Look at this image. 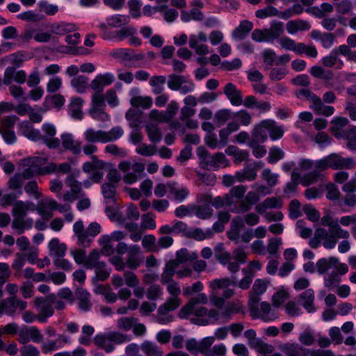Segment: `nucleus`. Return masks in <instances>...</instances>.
<instances>
[{
  "label": "nucleus",
  "instance_id": "obj_1",
  "mask_svg": "<svg viewBox=\"0 0 356 356\" xmlns=\"http://www.w3.org/2000/svg\"><path fill=\"white\" fill-rule=\"evenodd\" d=\"M321 223L322 225L327 227L329 230L321 227H316L314 236L309 240V244L312 248H317L322 244L326 249H332L336 246L338 239H348L350 237V233L343 229L341 225L348 227L352 224H355L356 213L343 216L338 219L327 213L321 218Z\"/></svg>",
  "mask_w": 356,
  "mask_h": 356
},
{
  "label": "nucleus",
  "instance_id": "obj_2",
  "mask_svg": "<svg viewBox=\"0 0 356 356\" xmlns=\"http://www.w3.org/2000/svg\"><path fill=\"white\" fill-rule=\"evenodd\" d=\"M210 288V300L212 305L217 308H221L225 300L231 298L234 292L233 289H227L229 286L235 285V283L229 277L214 279L209 283Z\"/></svg>",
  "mask_w": 356,
  "mask_h": 356
},
{
  "label": "nucleus",
  "instance_id": "obj_3",
  "mask_svg": "<svg viewBox=\"0 0 356 356\" xmlns=\"http://www.w3.org/2000/svg\"><path fill=\"white\" fill-rule=\"evenodd\" d=\"M197 155L200 160V165L204 169L217 170L229 165V160L222 152L210 154L209 151L203 146L197 149Z\"/></svg>",
  "mask_w": 356,
  "mask_h": 356
},
{
  "label": "nucleus",
  "instance_id": "obj_4",
  "mask_svg": "<svg viewBox=\"0 0 356 356\" xmlns=\"http://www.w3.org/2000/svg\"><path fill=\"white\" fill-rule=\"evenodd\" d=\"M320 170L324 171L328 168L333 170L352 169L356 161L352 157H343L338 153H332L323 157L318 162Z\"/></svg>",
  "mask_w": 356,
  "mask_h": 356
},
{
  "label": "nucleus",
  "instance_id": "obj_5",
  "mask_svg": "<svg viewBox=\"0 0 356 356\" xmlns=\"http://www.w3.org/2000/svg\"><path fill=\"white\" fill-rule=\"evenodd\" d=\"M298 97H304L309 102V107L318 115L331 116L335 109L332 106L325 105L322 99L307 88L300 89L297 92Z\"/></svg>",
  "mask_w": 356,
  "mask_h": 356
},
{
  "label": "nucleus",
  "instance_id": "obj_6",
  "mask_svg": "<svg viewBox=\"0 0 356 356\" xmlns=\"http://www.w3.org/2000/svg\"><path fill=\"white\" fill-rule=\"evenodd\" d=\"M118 168L122 173L124 182L127 184H133L141 177L145 170V165L138 161L131 163L129 161H123L119 163Z\"/></svg>",
  "mask_w": 356,
  "mask_h": 356
},
{
  "label": "nucleus",
  "instance_id": "obj_7",
  "mask_svg": "<svg viewBox=\"0 0 356 356\" xmlns=\"http://www.w3.org/2000/svg\"><path fill=\"white\" fill-rule=\"evenodd\" d=\"M22 165L26 167L24 169L26 177L50 174V163H47V159L43 157L27 158L22 161Z\"/></svg>",
  "mask_w": 356,
  "mask_h": 356
},
{
  "label": "nucleus",
  "instance_id": "obj_8",
  "mask_svg": "<svg viewBox=\"0 0 356 356\" xmlns=\"http://www.w3.org/2000/svg\"><path fill=\"white\" fill-rule=\"evenodd\" d=\"M318 160L312 161L307 159H302L298 162L299 168L301 170H311L310 172L304 175L301 179V184L307 186L315 182H316L322 176L320 170L319 165L318 163Z\"/></svg>",
  "mask_w": 356,
  "mask_h": 356
},
{
  "label": "nucleus",
  "instance_id": "obj_9",
  "mask_svg": "<svg viewBox=\"0 0 356 356\" xmlns=\"http://www.w3.org/2000/svg\"><path fill=\"white\" fill-rule=\"evenodd\" d=\"M251 315L266 322H271L278 318L277 307H273L267 302L248 303Z\"/></svg>",
  "mask_w": 356,
  "mask_h": 356
},
{
  "label": "nucleus",
  "instance_id": "obj_10",
  "mask_svg": "<svg viewBox=\"0 0 356 356\" xmlns=\"http://www.w3.org/2000/svg\"><path fill=\"white\" fill-rule=\"evenodd\" d=\"M27 305L26 301L18 299L16 296H10L0 300V317L3 315L15 317L25 310Z\"/></svg>",
  "mask_w": 356,
  "mask_h": 356
},
{
  "label": "nucleus",
  "instance_id": "obj_11",
  "mask_svg": "<svg viewBox=\"0 0 356 356\" xmlns=\"http://www.w3.org/2000/svg\"><path fill=\"white\" fill-rule=\"evenodd\" d=\"M104 99L102 94L94 92L91 98V104L89 109V115L97 121L106 122L110 120V116L105 111Z\"/></svg>",
  "mask_w": 356,
  "mask_h": 356
},
{
  "label": "nucleus",
  "instance_id": "obj_12",
  "mask_svg": "<svg viewBox=\"0 0 356 356\" xmlns=\"http://www.w3.org/2000/svg\"><path fill=\"white\" fill-rule=\"evenodd\" d=\"M54 300L55 296L54 294L47 298H36L34 300L35 307L38 312V320L39 322L45 323L47 318L54 314L52 303Z\"/></svg>",
  "mask_w": 356,
  "mask_h": 356
},
{
  "label": "nucleus",
  "instance_id": "obj_13",
  "mask_svg": "<svg viewBox=\"0 0 356 356\" xmlns=\"http://www.w3.org/2000/svg\"><path fill=\"white\" fill-rule=\"evenodd\" d=\"M42 134L40 140H42L49 148L56 149L59 147L60 142L58 138L55 137L56 128L52 123L47 122L42 126Z\"/></svg>",
  "mask_w": 356,
  "mask_h": 356
},
{
  "label": "nucleus",
  "instance_id": "obj_14",
  "mask_svg": "<svg viewBox=\"0 0 356 356\" xmlns=\"http://www.w3.org/2000/svg\"><path fill=\"white\" fill-rule=\"evenodd\" d=\"M186 250H181L177 254V259L175 260H170L168 261L161 275V283L165 284L173 280V277L176 274V270L179 268V265L184 261V259H181V254L184 253Z\"/></svg>",
  "mask_w": 356,
  "mask_h": 356
},
{
  "label": "nucleus",
  "instance_id": "obj_15",
  "mask_svg": "<svg viewBox=\"0 0 356 356\" xmlns=\"http://www.w3.org/2000/svg\"><path fill=\"white\" fill-rule=\"evenodd\" d=\"M215 337H207L197 341L194 339L188 340L186 343V348L193 355L205 353L210 346L214 343Z\"/></svg>",
  "mask_w": 356,
  "mask_h": 356
},
{
  "label": "nucleus",
  "instance_id": "obj_16",
  "mask_svg": "<svg viewBox=\"0 0 356 356\" xmlns=\"http://www.w3.org/2000/svg\"><path fill=\"white\" fill-rule=\"evenodd\" d=\"M245 337L248 340L250 347L255 349L261 354L271 353L273 352V346L268 343H264L261 339L256 337V332L254 330L250 329L244 332Z\"/></svg>",
  "mask_w": 356,
  "mask_h": 356
},
{
  "label": "nucleus",
  "instance_id": "obj_17",
  "mask_svg": "<svg viewBox=\"0 0 356 356\" xmlns=\"http://www.w3.org/2000/svg\"><path fill=\"white\" fill-rule=\"evenodd\" d=\"M115 75L111 72L98 74L90 82V86L95 92L102 94L104 88L111 85L115 81Z\"/></svg>",
  "mask_w": 356,
  "mask_h": 356
},
{
  "label": "nucleus",
  "instance_id": "obj_18",
  "mask_svg": "<svg viewBox=\"0 0 356 356\" xmlns=\"http://www.w3.org/2000/svg\"><path fill=\"white\" fill-rule=\"evenodd\" d=\"M179 307L172 305L170 302L165 301L158 309L156 315V321L161 325H167L174 321V316L170 312L175 311Z\"/></svg>",
  "mask_w": 356,
  "mask_h": 356
},
{
  "label": "nucleus",
  "instance_id": "obj_19",
  "mask_svg": "<svg viewBox=\"0 0 356 356\" xmlns=\"http://www.w3.org/2000/svg\"><path fill=\"white\" fill-rule=\"evenodd\" d=\"M143 261L140 248L138 245H131L126 257V266L131 270L138 268Z\"/></svg>",
  "mask_w": 356,
  "mask_h": 356
},
{
  "label": "nucleus",
  "instance_id": "obj_20",
  "mask_svg": "<svg viewBox=\"0 0 356 356\" xmlns=\"http://www.w3.org/2000/svg\"><path fill=\"white\" fill-rule=\"evenodd\" d=\"M26 79V74L24 70H17L13 67H8L4 72L3 82L5 85H13L15 82L22 84Z\"/></svg>",
  "mask_w": 356,
  "mask_h": 356
},
{
  "label": "nucleus",
  "instance_id": "obj_21",
  "mask_svg": "<svg viewBox=\"0 0 356 356\" xmlns=\"http://www.w3.org/2000/svg\"><path fill=\"white\" fill-rule=\"evenodd\" d=\"M191 315L204 318L207 323H213L220 320V312L218 310L214 309H208L202 306H195L190 312Z\"/></svg>",
  "mask_w": 356,
  "mask_h": 356
},
{
  "label": "nucleus",
  "instance_id": "obj_22",
  "mask_svg": "<svg viewBox=\"0 0 356 356\" xmlns=\"http://www.w3.org/2000/svg\"><path fill=\"white\" fill-rule=\"evenodd\" d=\"M47 27L51 35H64L77 31V26L74 23L64 21L55 22L49 24Z\"/></svg>",
  "mask_w": 356,
  "mask_h": 356
},
{
  "label": "nucleus",
  "instance_id": "obj_23",
  "mask_svg": "<svg viewBox=\"0 0 356 356\" xmlns=\"http://www.w3.org/2000/svg\"><path fill=\"white\" fill-rule=\"evenodd\" d=\"M60 142L65 149L70 151L74 155L79 154L81 152V142L76 140L72 134H61Z\"/></svg>",
  "mask_w": 356,
  "mask_h": 356
},
{
  "label": "nucleus",
  "instance_id": "obj_24",
  "mask_svg": "<svg viewBox=\"0 0 356 356\" xmlns=\"http://www.w3.org/2000/svg\"><path fill=\"white\" fill-rule=\"evenodd\" d=\"M219 309L221 310L220 312V318H222L225 320H229L232 315L242 312L243 306L240 300H234L226 303L225 302L224 305Z\"/></svg>",
  "mask_w": 356,
  "mask_h": 356
},
{
  "label": "nucleus",
  "instance_id": "obj_25",
  "mask_svg": "<svg viewBox=\"0 0 356 356\" xmlns=\"http://www.w3.org/2000/svg\"><path fill=\"white\" fill-rule=\"evenodd\" d=\"M70 342V339L67 336L60 334L55 340H49L43 343L41 346V350L44 353H49L63 348L65 344Z\"/></svg>",
  "mask_w": 356,
  "mask_h": 356
},
{
  "label": "nucleus",
  "instance_id": "obj_26",
  "mask_svg": "<svg viewBox=\"0 0 356 356\" xmlns=\"http://www.w3.org/2000/svg\"><path fill=\"white\" fill-rule=\"evenodd\" d=\"M105 211L111 220L117 222L118 224L122 225L128 231L132 232L138 229V225L137 223L127 222V220L118 211H114L107 207Z\"/></svg>",
  "mask_w": 356,
  "mask_h": 356
},
{
  "label": "nucleus",
  "instance_id": "obj_27",
  "mask_svg": "<svg viewBox=\"0 0 356 356\" xmlns=\"http://www.w3.org/2000/svg\"><path fill=\"white\" fill-rule=\"evenodd\" d=\"M208 301L207 296L204 293H198L197 296L192 299L184 306L179 311L178 316L180 318H186L190 316V312L193 310L197 304H206Z\"/></svg>",
  "mask_w": 356,
  "mask_h": 356
},
{
  "label": "nucleus",
  "instance_id": "obj_28",
  "mask_svg": "<svg viewBox=\"0 0 356 356\" xmlns=\"http://www.w3.org/2000/svg\"><path fill=\"white\" fill-rule=\"evenodd\" d=\"M165 285L166 286V291L170 296L165 301L170 302L172 305L179 307L182 303L179 298L181 293L179 283L175 281L165 284Z\"/></svg>",
  "mask_w": 356,
  "mask_h": 356
},
{
  "label": "nucleus",
  "instance_id": "obj_29",
  "mask_svg": "<svg viewBox=\"0 0 356 356\" xmlns=\"http://www.w3.org/2000/svg\"><path fill=\"white\" fill-rule=\"evenodd\" d=\"M187 231L186 223L175 220L171 224H166L159 228V232L162 234H181L185 236Z\"/></svg>",
  "mask_w": 356,
  "mask_h": 356
},
{
  "label": "nucleus",
  "instance_id": "obj_30",
  "mask_svg": "<svg viewBox=\"0 0 356 356\" xmlns=\"http://www.w3.org/2000/svg\"><path fill=\"white\" fill-rule=\"evenodd\" d=\"M349 120L345 117L335 116L331 120L330 131L337 139H341L346 131L343 128L348 125Z\"/></svg>",
  "mask_w": 356,
  "mask_h": 356
},
{
  "label": "nucleus",
  "instance_id": "obj_31",
  "mask_svg": "<svg viewBox=\"0 0 356 356\" xmlns=\"http://www.w3.org/2000/svg\"><path fill=\"white\" fill-rule=\"evenodd\" d=\"M283 23L279 21H273L270 27L265 29V37L266 43H272L284 33Z\"/></svg>",
  "mask_w": 356,
  "mask_h": 356
},
{
  "label": "nucleus",
  "instance_id": "obj_32",
  "mask_svg": "<svg viewBox=\"0 0 356 356\" xmlns=\"http://www.w3.org/2000/svg\"><path fill=\"white\" fill-rule=\"evenodd\" d=\"M262 127H265L272 140H279L284 135V127L278 125L273 120H263Z\"/></svg>",
  "mask_w": 356,
  "mask_h": 356
},
{
  "label": "nucleus",
  "instance_id": "obj_33",
  "mask_svg": "<svg viewBox=\"0 0 356 356\" xmlns=\"http://www.w3.org/2000/svg\"><path fill=\"white\" fill-rule=\"evenodd\" d=\"M268 287V282L262 279H257L250 293L248 303L259 302L260 296L264 293Z\"/></svg>",
  "mask_w": 356,
  "mask_h": 356
},
{
  "label": "nucleus",
  "instance_id": "obj_34",
  "mask_svg": "<svg viewBox=\"0 0 356 356\" xmlns=\"http://www.w3.org/2000/svg\"><path fill=\"white\" fill-rule=\"evenodd\" d=\"M353 6L350 0H341L336 4V10L337 13V20L343 24L347 25V19L343 17L345 15H351L353 13Z\"/></svg>",
  "mask_w": 356,
  "mask_h": 356
},
{
  "label": "nucleus",
  "instance_id": "obj_35",
  "mask_svg": "<svg viewBox=\"0 0 356 356\" xmlns=\"http://www.w3.org/2000/svg\"><path fill=\"white\" fill-rule=\"evenodd\" d=\"M19 133L34 142L39 141L41 138L40 131L34 129L33 125L27 121L19 124Z\"/></svg>",
  "mask_w": 356,
  "mask_h": 356
},
{
  "label": "nucleus",
  "instance_id": "obj_36",
  "mask_svg": "<svg viewBox=\"0 0 356 356\" xmlns=\"http://www.w3.org/2000/svg\"><path fill=\"white\" fill-rule=\"evenodd\" d=\"M224 93L233 106H239L242 105L241 92L233 83H229L225 86Z\"/></svg>",
  "mask_w": 356,
  "mask_h": 356
},
{
  "label": "nucleus",
  "instance_id": "obj_37",
  "mask_svg": "<svg viewBox=\"0 0 356 356\" xmlns=\"http://www.w3.org/2000/svg\"><path fill=\"white\" fill-rule=\"evenodd\" d=\"M169 193L173 195L174 200L178 202H184L189 195L188 188L184 186H179L177 183H168Z\"/></svg>",
  "mask_w": 356,
  "mask_h": 356
},
{
  "label": "nucleus",
  "instance_id": "obj_38",
  "mask_svg": "<svg viewBox=\"0 0 356 356\" xmlns=\"http://www.w3.org/2000/svg\"><path fill=\"white\" fill-rule=\"evenodd\" d=\"M49 255L53 258V261L57 258L64 257L67 250V245L60 243L57 238H52L48 243Z\"/></svg>",
  "mask_w": 356,
  "mask_h": 356
},
{
  "label": "nucleus",
  "instance_id": "obj_39",
  "mask_svg": "<svg viewBox=\"0 0 356 356\" xmlns=\"http://www.w3.org/2000/svg\"><path fill=\"white\" fill-rule=\"evenodd\" d=\"M283 205L280 197H270L266 198L262 202L257 204L255 210L258 213L263 214L268 209H280Z\"/></svg>",
  "mask_w": 356,
  "mask_h": 356
},
{
  "label": "nucleus",
  "instance_id": "obj_40",
  "mask_svg": "<svg viewBox=\"0 0 356 356\" xmlns=\"http://www.w3.org/2000/svg\"><path fill=\"white\" fill-rule=\"evenodd\" d=\"M84 101L81 97H72L69 104V114L74 120H82L83 118V113L82 111V106Z\"/></svg>",
  "mask_w": 356,
  "mask_h": 356
},
{
  "label": "nucleus",
  "instance_id": "obj_41",
  "mask_svg": "<svg viewBox=\"0 0 356 356\" xmlns=\"http://www.w3.org/2000/svg\"><path fill=\"white\" fill-rule=\"evenodd\" d=\"M259 200V196L254 190L249 191L245 197V200L241 202L239 207L233 209L232 211L236 213L248 211L252 208V206L257 203Z\"/></svg>",
  "mask_w": 356,
  "mask_h": 356
},
{
  "label": "nucleus",
  "instance_id": "obj_42",
  "mask_svg": "<svg viewBox=\"0 0 356 356\" xmlns=\"http://www.w3.org/2000/svg\"><path fill=\"white\" fill-rule=\"evenodd\" d=\"M31 177H26L25 170L22 173H16L12 176L8 182L10 189L15 191L17 196L22 194V186L25 179H29Z\"/></svg>",
  "mask_w": 356,
  "mask_h": 356
},
{
  "label": "nucleus",
  "instance_id": "obj_43",
  "mask_svg": "<svg viewBox=\"0 0 356 356\" xmlns=\"http://www.w3.org/2000/svg\"><path fill=\"white\" fill-rule=\"evenodd\" d=\"M253 23L248 20H243L240 22L232 32V38L237 40L244 39L248 34L252 30Z\"/></svg>",
  "mask_w": 356,
  "mask_h": 356
},
{
  "label": "nucleus",
  "instance_id": "obj_44",
  "mask_svg": "<svg viewBox=\"0 0 356 356\" xmlns=\"http://www.w3.org/2000/svg\"><path fill=\"white\" fill-rule=\"evenodd\" d=\"M36 210V205L29 201H17L13 205V215H20L24 216L29 212Z\"/></svg>",
  "mask_w": 356,
  "mask_h": 356
},
{
  "label": "nucleus",
  "instance_id": "obj_45",
  "mask_svg": "<svg viewBox=\"0 0 356 356\" xmlns=\"http://www.w3.org/2000/svg\"><path fill=\"white\" fill-rule=\"evenodd\" d=\"M337 264V258L330 257L321 258L316 261V268L317 272L321 274H325L329 270H333V268Z\"/></svg>",
  "mask_w": 356,
  "mask_h": 356
},
{
  "label": "nucleus",
  "instance_id": "obj_46",
  "mask_svg": "<svg viewBox=\"0 0 356 356\" xmlns=\"http://www.w3.org/2000/svg\"><path fill=\"white\" fill-rule=\"evenodd\" d=\"M75 295L78 300L79 309L84 312L88 311L92 306L90 300V293L82 288H78L76 290Z\"/></svg>",
  "mask_w": 356,
  "mask_h": 356
},
{
  "label": "nucleus",
  "instance_id": "obj_47",
  "mask_svg": "<svg viewBox=\"0 0 356 356\" xmlns=\"http://www.w3.org/2000/svg\"><path fill=\"white\" fill-rule=\"evenodd\" d=\"M314 300V291L312 289H307L300 296V301L302 305L309 313H313L316 311Z\"/></svg>",
  "mask_w": 356,
  "mask_h": 356
},
{
  "label": "nucleus",
  "instance_id": "obj_48",
  "mask_svg": "<svg viewBox=\"0 0 356 356\" xmlns=\"http://www.w3.org/2000/svg\"><path fill=\"white\" fill-rule=\"evenodd\" d=\"M239 129V124L236 122H229L226 127L219 131L220 147H225L229 142V136Z\"/></svg>",
  "mask_w": 356,
  "mask_h": 356
},
{
  "label": "nucleus",
  "instance_id": "obj_49",
  "mask_svg": "<svg viewBox=\"0 0 356 356\" xmlns=\"http://www.w3.org/2000/svg\"><path fill=\"white\" fill-rule=\"evenodd\" d=\"M286 29L291 35H295L298 31H307L311 29L310 24L304 20H290L286 23Z\"/></svg>",
  "mask_w": 356,
  "mask_h": 356
},
{
  "label": "nucleus",
  "instance_id": "obj_50",
  "mask_svg": "<svg viewBox=\"0 0 356 356\" xmlns=\"http://www.w3.org/2000/svg\"><path fill=\"white\" fill-rule=\"evenodd\" d=\"M225 154L232 156L235 163H241L248 159L249 153L247 150L240 149L236 146L229 145L225 149Z\"/></svg>",
  "mask_w": 356,
  "mask_h": 356
},
{
  "label": "nucleus",
  "instance_id": "obj_51",
  "mask_svg": "<svg viewBox=\"0 0 356 356\" xmlns=\"http://www.w3.org/2000/svg\"><path fill=\"white\" fill-rule=\"evenodd\" d=\"M243 225L239 217L236 218L232 220L230 230L227 232V237L235 243L240 242V230Z\"/></svg>",
  "mask_w": 356,
  "mask_h": 356
},
{
  "label": "nucleus",
  "instance_id": "obj_52",
  "mask_svg": "<svg viewBox=\"0 0 356 356\" xmlns=\"http://www.w3.org/2000/svg\"><path fill=\"white\" fill-rule=\"evenodd\" d=\"M114 241L108 236V234H104L100 236L98 240V243L101 247V253L106 256H111L114 253V245L113 244Z\"/></svg>",
  "mask_w": 356,
  "mask_h": 356
},
{
  "label": "nucleus",
  "instance_id": "obj_53",
  "mask_svg": "<svg viewBox=\"0 0 356 356\" xmlns=\"http://www.w3.org/2000/svg\"><path fill=\"white\" fill-rule=\"evenodd\" d=\"M235 177L238 182L253 181L257 177V170L250 166H245L243 169L236 172Z\"/></svg>",
  "mask_w": 356,
  "mask_h": 356
},
{
  "label": "nucleus",
  "instance_id": "obj_54",
  "mask_svg": "<svg viewBox=\"0 0 356 356\" xmlns=\"http://www.w3.org/2000/svg\"><path fill=\"white\" fill-rule=\"evenodd\" d=\"M104 131L95 130L92 128H88L83 133L85 140L89 143H105Z\"/></svg>",
  "mask_w": 356,
  "mask_h": 356
},
{
  "label": "nucleus",
  "instance_id": "obj_55",
  "mask_svg": "<svg viewBox=\"0 0 356 356\" xmlns=\"http://www.w3.org/2000/svg\"><path fill=\"white\" fill-rule=\"evenodd\" d=\"M185 236L193 238L197 241H202L211 238L213 236V230L208 229L204 231L200 228L190 229L187 226V231L186 232Z\"/></svg>",
  "mask_w": 356,
  "mask_h": 356
},
{
  "label": "nucleus",
  "instance_id": "obj_56",
  "mask_svg": "<svg viewBox=\"0 0 356 356\" xmlns=\"http://www.w3.org/2000/svg\"><path fill=\"white\" fill-rule=\"evenodd\" d=\"M72 87L78 93H83L89 86V79L86 76H74L70 82Z\"/></svg>",
  "mask_w": 356,
  "mask_h": 356
},
{
  "label": "nucleus",
  "instance_id": "obj_57",
  "mask_svg": "<svg viewBox=\"0 0 356 356\" xmlns=\"http://www.w3.org/2000/svg\"><path fill=\"white\" fill-rule=\"evenodd\" d=\"M13 220L12 227L13 229L18 230L19 233L23 232L25 228H30L33 225L32 219H24V216L20 215H13Z\"/></svg>",
  "mask_w": 356,
  "mask_h": 356
},
{
  "label": "nucleus",
  "instance_id": "obj_58",
  "mask_svg": "<svg viewBox=\"0 0 356 356\" xmlns=\"http://www.w3.org/2000/svg\"><path fill=\"white\" fill-rule=\"evenodd\" d=\"M321 63L325 67H334L337 69H341L343 65V61L337 56L336 51H332L329 55L323 57Z\"/></svg>",
  "mask_w": 356,
  "mask_h": 356
},
{
  "label": "nucleus",
  "instance_id": "obj_59",
  "mask_svg": "<svg viewBox=\"0 0 356 356\" xmlns=\"http://www.w3.org/2000/svg\"><path fill=\"white\" fill-rule=\"evenodd\" d=\"M129 15L115 14L106 18V22L109 26L120 28L127 25L129 22Z\"/></svg>",
  "mask_w": 356,
  "mask_h": 356
},
{
  "label": "nucleus",
  "instance_id": "obj_60",
  "mask_svg": "<svg viewBox=\"0 0 356 356\" xmlns=\"http://www.w3.org/2000/svg\"><path fill=\"white\" fill-rule=\"evenodd\" d=\"M76 164V160L73 159L70 162H63L61 163H56L50 162V174L53 173H69L72 170V165Z\"/></svg>",
  "mask_w": 356,
  "mask_h": 356
},
{
  "label": "nucleus",
  "instance_id": "obj_61",
  "mask_svg": "<svg viewBox=\"0 0 356 356\" xmlns=\"http://www.w3.org/2000/svg\"><path fill=\"white\" fill-rule=\"evenodd\" d=\"M181 20L183 22H189L193 21H201L204 19L203 13L197 8H193L190 11L182 10L180 15Z\"/></svg>",
  "mask_w": 356,
  "mask_h": 356
},
{
  "label": "nucleus",
  "instance_id": "obj_62",
  "mask_svg": "<svg viewBox=\"0 0 356 356\" xmlns=\"http://www.w3.org/2000/svg\"><path fill=\"white\" fill-rule=\"evenodd\" d=\"M264 70L271 69L273 65H277V54L273 49H266L261 53Z\"/></svg>",
  "mask_w": 356,
  "mask_h": 356
},
{
  "label": "nucleus",
  "instance_id": "obj_63",
  "mask_svg": "<svg viewBox=\"0 0 356 356\" xmlns=\"http://www.w3.org/2000/svg\"><path fill=\"white\" fill-rule=\"evenodd\" d=\"M282 350L288 356H309L308 351L302 348L297 343L285 344Z\"/></svg>",
  "mask_w": 356,
  "mask_h": 356
},
{
  "label": "nucleus",
  "instance_id": "obj_64",
  "mask_svg": "<svg viewBox=\"0 0 356 356\" xmlns=\"http://www.w3.org/2000/svg\"><path fill=\"white\" fill-rule=\"evenodd\" d=\"M341 139L346 140V147L350 150H356V127L347 129Z\"/></svg>",
  "mask_w": 356,
  "mask_h": 356
}]
</instances>
